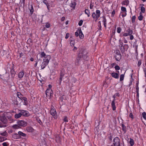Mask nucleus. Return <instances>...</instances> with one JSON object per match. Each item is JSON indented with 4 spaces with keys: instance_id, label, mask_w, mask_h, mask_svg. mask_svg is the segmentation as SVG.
<instances>
[{
    "instance_id": "f257e3e1",
    "label": "nucleus",
    "mask_w": 146,
    "mask_h": 146,
    "mask_svg": "<svg viewBox=\"0 0 146 146\" xmlns=\"http://www.w3.org/2000/svg\"><path fill=\"white\" fill-rule=\"evenodd\" d=\"M87 52L85 50H81L78 54L75 61L76 65H78L84 62V60L87 57Z\"/></svg>"
},
{
    "instance_id": "f03ea898",
    "label": "nucleus",
    "mask_w": 146,
    "mask_h": 146,
    "mask_svg": "<svg viewBox=\"0 0 146 146\" xmlns=\"http://www.w3.org/2000/svg\"><path fill=\"white\" fill-rule=\"evenodd\" d=\"M67 74L65 73L64 70L63 69H61L60 73L59 78V84L60 85H61L62 80L63 79L64 80H66L65 79H67Z\"/></svg>"
},
{
    "instance_id": "7ed1b4c3",
    "label": "nucleus",
    "mask_w": 146,
    "mask_h": 146,
    "mask_svg": "<svg viewBox=\"0 0 146 146\" xmlns=\"http://www.w3.org/2000/svg\"><path fill=\"white\" fill-rule=\"evenodd\" d=\"M40 56L41 58L44 57V58L43 59V61H44L48 64L51 59L50 55H46L44 52H42L40 54Z\"/></svg>"
},
{
    "instance_id": "20e7f679",
    "label": "nucleus",
    "mask_w": 146,
    "mask_h": 146,
    "mask_svg": "<svg viewBox=\"0 0 146 146\" xmlns=\"http://www.w3.org/2000/svg\"><path fill=\"white\" fill-rule=\"evenodd\" d=\"M50 113L55 119H56L57 118V113L54 107L52 106V107L50 111Z\"/></svg>"
},
{
    "instance_id": "39448f33",
    "label": "nucleus",
    "mask_w": 146,
    "mask_h": 146,
    "mask_svg": "<svg viewBox=\"0 0 146 146\" xmlns=\"http://www.w3.org/2000/svg\"><path fill=\"white\" fill-rule=\"evenodd\" d=\"M120 140L118 137H115L113 140V146H120Z\"/></svg>"
},
{
    "instance_id": "423d86ee",
    "label": "nucleus",
    "mask_w": 146,
    "mask_h": 146,
    "mask_svg": "<svg viewBox=\"0 0 146 146\" xmlns=\"http://www.w3.org/2000/svg\"><path fill=\"white\" fill-rule=\"evenodd\" d=\"M46 97L48 99H50L52 96L53 91L52 90L47 89L45 92Z\"/></svg>"
},
{
    "instance_id": "0eeeda50",
    "label": "nucleus",
    "mask_w": 146,
    "mask_h": 146,
    "mask_svg": "<svg viewBox=\"0 0 146 146\" xmlns=\"http://www.w3.org/2000/svg\"><path fill=\"white\" fill-rule=\"evenodd\" d=\"M19 111L21 112L22 115H23L24 116L28 117L30 115L29 112L27 111L24 110H19Z\"/></svg>"
},
{
    "instance_id": "6e6552de",
    "label": "nucleus",
    "mask_w": 146,
    "mask_h": 146,
    "mask_svg": "<svg viewBox=\"0 0 146 146\" xmlns=\"http://www.w3.org/2000/svg\"><path fill=\"white\" fill-rule=\"evenodd\" d=\"M17 123L21 127H25L27 125V123L23 120L19 121Z\"/></svg>"
},
{
    "instance_id": "1a4fd4ad",
    "label": "nucleus",
    "mask_w": 146,
    "mask_h": 146,
    "mask_svg": "<svg viewBox=\"0 0 146 146\" xmlns=\"http://www.w3.org/2000/svg\"><path fill=\"white\" fill-rule=\"evenodd\" d=\"M112 76L115 79H118L119 77V74L117 73L114 72H113L111 73H110Z\"/></svg>"
},
{
    "instance_id": "9d476101",
    "label": "nucleus",
    "mask_w": 146,
    "mask_h": 146,
    "mask_svg": "<svg viewBox=\"0 0 146 146\" xmlns=\"http://www.w3.org/2000/svg\"><path fill=\"white\" fill-rule=\"evenodd\" d=\"M0 120L1 121L7 123V120L5 116L0 117Z\"/></svg>"
},
{
    "instance_id": "9b49d317",
    "label": "nucleus",
    "mask_w": 146,
    "mask_h": 146,
    "mask_svg": "<svg viewBox=\"0 0 146 146\" xmlns=\"http://www.w3.org/2000/svg\"><path fill=\"white\" fill-rule=\"evenodd\" d=\"M48 63H47L46 62L43 61L42 64L41 65V67L42 69H44L48 64Z\"/></svg>"
},
{
    "instance_id": "f8f14e48",
    "label": "nucleus",
    "mask_w": 146,
    "mask_h": 146,
    "mask_svg": "<svg viewBox=\"0 0 146 146\" xmlns=\"http://www.w3.org/2000/svg\"><path fill=\"white\" fill-rule=\"evenodd\" d=\"M12 137L14 139H19L20 138V136H19L18 133H13L12 135Z\"/></svg>"
},
{
    "instance_id": "ddd939ff",
    "label": "nucleus",
    "mask_w": 146,
    "mask_h": 146,
    "mask_svg": "<svg viewBox=\"0 0 146 146\" xmlns=\"http://www.w3.org/2000/svg\"><path fill=\"white\" fill-rule=\"evenodd\" d=\"M7 126V123L1 121L0 122V127H5Z\"/></svg>"
},
{
    "instance_id": "4468645a",
    "label": "nucleus",
    "mask_w": 146,
    "mask_h": 146,
    "mask_svg": "<svg viewBox=\"0 0 146 146\" xmlns=\"http://www.w3.org/2000/svg\"><path fill=\"white\" fill-rule=\"evenodd\" d=\"M96 16L98 19L100 15V11L99 10H96Z\"/></svg>"
},
{
    "instance_id": "2eb2a0df",
    "label": "nucleus",
    "mask_w": 146,
    "mask_h": 146,
    "mask_svg": "<svg viewBox=\"0 0 146 146\" xmlns=\"http://www.w3.org/2000/svg\"><path fill=\"white\" fill-rule=\"evenodd\" d=\"M115 100V99H114L112 101L111 104V106L113 110H115L116 109V107L115 105V103L114 102Z\"/></svg>"
},
{
    "instance_id": "dca6fc26",
    "label": "nucleus",
    "mask_w": 146,
    "mask_h": 146,
    "mask_svg": "<svg viewBox=\"0 0 146 146\" xmlns=\"http://www.w3.org/2000/svg\"><path fill=\"white\" fill-rule=\"evenodd\" d=\"M0 135L5 137H7L8 135V134L6 131H5L3 132H0Z\"/></svg>"
},
{
    "instance_id": "f3484780",
    "label": "nucleus",
    "mask_w": 146,
    "mask_h": 146,
    "mask_svg": "<svg viewBox=\"0 0 146 146\" xmlns=\"http://www.w3.org/2000/svg\"><path fill=\"white\" fill-rule=\"evenodd\" d=\"M115 57L117 61H119L121 58V54H118L116 55Z\"/></svg>"
},
{
    "instance_id": "a211bd4d",
    "label": "nucleus",
    "mask_w": 146,
    "mask_h": 146,
    "mask_svg": "<svg viewBox=\"0 0 146 146\" xmlns=\"http://www.w3.org/2000/svg\"><path fill=\"white\" fill-rule=\"evenodd\" d=\"M24 74V72L23 71L19 72L18 75L19 78L20 79H21V78L23 77Z\"/></svg>"
},
{
    "instance_id": "6ab92c4d",
    "label": "nucleus",
    "mask_w": 146,
    "mask_h": 146,
    "mask_svg": "<svg viewBox=\"0 0 146 146\" xmlns=\"http://www.w3.org/2000/svg\"><path fill=\"white\" fill-rule=\"evenodd\" d=\"M19 135L20 136V138L21 136L23 137H25L26 136V134L23 133L21 131H19L18 132Z\"/></svg>"
},
{
    "instance_id": "aec40b11",
    "label": "nucleus",
    "mask_w": 146,
    "mask_h": 146,
    "mask_svg": "<svg viewBox=\"0 0 146 146\" xmlns=\"http://www.w3.org/2000/svg\"><path fill=\"white\" fill-rule=\"evenodd\" d=\"M122 5L127 6L129 4V1L128 0H125L123 1L122 2Z\"/></svg>"
},
{
    "instance_id": "412c9836",
    "label": "nucleus",
    "mask_w": 146,
    "mask_h": 146,
    "mask_svg": "<svg viewBox=\"0 0 146 146\" xmlns=\"http://www.w3.org/2000/svg\"><path fill=\"white\" fill-rule=\"evenodd\" d=\"M78 31L79 33V37L80 39H82L83 38L84 35L81 30H78Z\"/></svg>"
},
{
    "instance_id": "4be33fe9",
    "label": "nucleus",
    "mask_w": 146,
    "mask_h": 146,
    "mask_svg": "<svg viewBox=\"0 0 146 146\" xmlns=\"http://www.w3.org/2000/svg\"><path fill=\"white\" fill-rule=\"evenodd\" d=\"M29 9L30 11V15H31L34 12L33 7L32 5H31V7L29 8Z\"/></svg>"
},
{
    "instance_id": "5701e85b",
    "label": "nucleus",
    "mask_w": 146,
    "mask_h": 146,
    "mask_svg": "<svg viewBox=\"0 0 146 146\" xmlns=\"http://www.w3.org/2000/svg\"><path fill=\"white\" fill-rule=\"evenodd\" d=\"M17 95L19 99H21V100H22V99L24 97H23V96L21 94V93L20 92H18L17 94Z\"/></svg>"
},
{
    "instance_id": "b1692460",
    "label": "nucleus",
    "mask_w": 146,
    "mask_h": 146,
    "mask_svg": "<svg viewBox=\"0 0 146 146\" xmlns=\"http://www.w3.org/2000/svg\"><path fill=\"white\" fill-rule=\"evenodd\" d=\"M26 130L28 132H31L33 131V129L31 127H28L26 128Z\"/></svg>"
},
{
    "instance_id": "393cba45",
    "label": "nucleus",
    "mask_w": 146,
    "mask_h": 146,
    "mask_svg": "<svg viewBox=\"0 0 146 146\" xmlns=\"http://www.w3.org/2000/svg\"><path fill=\"white\" fill-rule=\"evenodd\" d=\"M22 100H24V105H27L28 103L27 98L25 97H24L23 98Z\"/></svg>"
},
{
    "instance_id": "a878e982",
    "label": "nucleus",
    "mask_w": 146,
    "mask_h": 146,
    "mask_svg": "<svg viewBox=\"0 0 146 146\" xmlns=\"http://www.w3.org/2000/svg\"><path fill=\"white\" fill-rule=\"evenodd\" d=\"M92 16L94 19L95 20V21H96L98 19L96 17V13L93 12L92 14Z\"/></svg>"
},
{
    "instance_id": "bb28decb",
    "label": "nucleus",
    "mask_w": 146,
    "mask_h": 146,
    "mask_svg": "<svg viewBox=\"0 0 146 146\" xmlns=\"http://www.w3.org/2000/svg\"><path fill=\"white\" fill-rule=\"evenodd\" d=\"M126 32L129 35H131L133 33V31L131 29L129 28L126 31Z\"/></svg>"
},
{
    "instance_id": "cd10ccee",
    "label": "nucleus",
    "mask_w": 146,
    "mask_h": 146,
    "mask_svg": "<svg viewBox=\"0 0 146 146\" xmlns=\"http://www.w3.org/2000/svg\"><path fill=\"white\" fill-rule=\"evenodd\" d=\"M22 116V114L21 113H19L17 114H15V117L16 119H18L20 117Z\"/></svg>"
},
{
    "instance_id": "c85d7f7f",
    "label": "nucleus",
    "mask_w": 146,
    "mask_h": 146,
    "mask_svg": "<svg viewBox=\"0 0 146 146\" xmlns=\"http://www.w3.org/2000/svg\"><path fill=\"white\" fill-rule=\"evenodd\" d=\"M85 13L88 15V17H90V12L89 10L86 9L85 10Z\"/></svg>"
},
{
    "instance_id": "c756f323",
    "label": "nucleus",
    "mask_w": 146,
    "mask_h": 146,
    "mask_svg": "<svg viewBox=\"0 0 146 146\" xmlns=\"http://www.w3.org/2000/svg\"><path fill=\"white\" fill-rule=\"evenodd\" d=\"M13 128L14 129H18L20 128V126L18 125H14L12 126Z\"/></svg>"
},
{
    "instance_id": "7c9ffc66",
    "label": "nucleus",
    "mask_w": 146,
    "mask_h": 146,
    "mask_svg": "<svg viewBox=\"0 0 146 146\" xmlns=\"http://www.w3.org/2000/svg\"><path fill=\"white\" fill-rule=\"evenodd\" d=\"M122 130L124 131V133L126 132V127L123 124H122Z\"/></svg>"
},
{
    "instance_id": "2f4dec72",
    "label": "nucleus",
    "mask_w": 146,
    "mask_h": 146,
    "mask_svg": "<svg viewBox=\"0 0 146 146\" xmlns=\"http://www.w3.org/2000/svg\"><path fill=\"white\" fill-rule=\"evenodd\" d=\"M7 139L5 137L0 136V142H2L7 140Z\"/></svg>"
},
{
    "instance_id": "473e14b6",
    "label": "nucleus",
    "mask_w": 146,
    "mask_h": 146,
    "mask_svg": "<svg viewBox=\"0 0 146 146\" xmlns=\"http://www.w3.org/2000/svg\"><path fill=\"white\" fill-rule=\"evenodd\" d=\"M43 3L45 4L47 6V8L48 9L49 8V5H48V3L47 1L46 0H44L43 1Z\"/></svg>"
},
{
    "instance_id": "72a5a7b5",
    "label": "nucleus",
    "mask_w": 146,
    "mask_h": 146,
    "mask_svg": "<svg viewBox=\"0 0 146 146\" xmlns=\"http://www.w3.org/2000/svg\"><path fill=\"white\" fill-rule=\"evenodd\" d=\"M129 143L130 144L131 146H133L134 144L133 140V139L130 138Z\"/></svg>"
},
{
    "instance_id": "f704fd0d",
    "label": "nucleus",
    "mask_w": 146,
    "mask_h": 146,
    "mask_svg": "<svg viewBox=\"0 0 146 146\" xmlns=\"http://www.w3.org/2000/svg\"><path fill=\"white\" fill-rule=\"evenodd\" d=\"M124 74H121L120 77V81H123L124 79Z\"/></svg>"
},
{
    "instance_id": "c9c22d12",
    "label": "nucleus",
    "mask_w": 146,
    "mask_h": 146,
    "mask_svg": "<svg viewBox=\"0 0 146 146\" xmlns=\"http://www.w3.org/2000/svg\"><path fill=\"white\" fill-rule=\"evenodd\" d=\"M140 15L139 17H138V19L140 21H141L143 20V17L142 15V13H140Z\"/></svg>"
},
{
    "instance_id": "e433bc0d",
    "label": "nucleus",
    "mask_w": 146,
    "mask_h": 146,
    "mask_svg": "<svg viewBox=\"0 0 146 146\" xmlns=\"http://www.w3.org/2000/svg\"><path fill=\"white\" fill-rule=\"evenodd\" d=\"M123 46L125 50L126 51L127 50L129 47L128 45L127 44H125Z\"/></svg>"
},
{
    "instance_id": "4c0bfd02",
    "label": "nucleus",
    "mask_w": 146,
    "mask_h": 146,
    "mask_svg": "<svg viewBox=\"0 0 146 146\" xmlns=\"http://www.w3.org/2000/svg\"><path fill=\"white\" fill-rule=\"evenodd\" d=\"M142 115L143 118L146 120V113L145 112H143L142 113Z\"/></svg>"
},
{
    "instance_id": "58836bf2",
    "label": "nucleus",
    "mask_w": 146,
    "mask_h": 146,
    "mask_svg": "<svg viewBox=\"0 0 146 146\" xmlns=\"http://www.w3.org/2000/svg\"><path fill=\"white\" fill-rule=\"evenodd\" d=\"M120 49L122 53H123L125 50L123 46H121Z\"/></svg>"
},
{
    "instance_id": "ea45409f",
    "label": "nucleus",
    "mask_w": 146,
    "mask_h": 146,
    "mask_svg": "<svg viewBox=\"0 0 146 146\" xmlns=\"http://www.w3.org/2000/svg\"><path fill=\"white\" fill-rule=\"evenodd\" d=\"M99 122L98 121H97V123L96 122L95 124V126L96 127L98 128L99 127Z\"/></svg>"
},
{
    "instance_id": "a19ab883",
    "label": "nucleus",
    "mask_w": 146,
    "mask_h": 146,
    "mask_svg": "<svg viewBox=\"0 0 146 146\" xmlns=\"http://www.w3.org/2000/svg\"><path fill=\"white\" fill-rule=\"evenodd\" d=\"M136 19V17L135 16H133L132 17V18L131 22L132 23H134L135 22V19Z\"/></svg>"
},
{
    "instance_id": "79ce46f5",
    "label": "nucleus",
    "mask_w": 146,
    "mask_h": 146,
    "mask_svg": "<svg viewBox=\"0 0 146 146\" xmlns=\"http://www.w3.org/2000/svg\"><path fill=\"white\" fill-rule=\"evenodd\" d=\"M141 11L143 13H144L145 11V8L143 7H141Z\"/></svg>"
},
{
    "instance_id": "37998d69",
    "label": "nucleus",
    "mask_w": 146,
    "mask_h": 146,
    "mask_svg": "<svg viewBox=\"0 0 146 146\" xmlns=\"http://www.w3.org/2000/svg\"><path fill=\"white\" fill-rule=\"evenodd\" d=\"M76 5L75 3H71L70 5V6L71 7H72L74 9Z\"/></svg>"
},
{
    "instance_id": "c03bdc74",
    "label": "nucleus",
    "mask_w": 146,
    "mask_h": 146,
    "mask_svg": "<svg viewBox=\"0 0 146 146\" xmlns=\"http://www.w3.org/2000/svg\"><path fill=\"white\" fill-rule=\"evenodd\" d=\"M139 88L138 87V84L137 83L136 84V92H139Z\"/></svg>"
},
{
    "instance_id": "a18cd8bd",
    "label": "nucleus",
    "mask_w": 146,
    "mask_h": 146,
    "mask_svg": "<svg viewBox=\"0 0 146 146\" xmlns=\"http://www.w3.org/2000/svg\"><path fill=\"white\" fill-rule=\"evenodd\" d=\"M50 25L48 23H46L45 27L46 28H49L50 27Z\"/></svg>"
},
{
    "instance_id": "49530a36",
    "label": "nucleus",
    "mask_w": 146,
    "mask_h": 146,
    "mask_svg": "<svg viewBox=\"0 0 146 146\" xmlns=\"http://www.w3.org/2000/svg\"><path fill=\"white\" fill-rule=\"evenodd\" d=\"M121 28L120 27H117V33H120L121 31Z\"/></svg>"
},
{
    "instance_id": "de8ad7c7",
    "label": "nucleus",
    "mask_w": 146,
    "mask_h": 146,
    "mask_svg": "<svg viewBox=\"0 0 146 146\" xmlns=\"http://www.w3.org/2000/svg\"><path fill=\"white\" fill-rule=\"evenodd\" d=\"M121 10L123 12H126V9L125 7H121Z\"/></svg>"
},
{
    "instance_id": "09e8293b",
    "label": "nucleus",
    "mask_w": 146,
    "mask_h": 146,
    "mask_svg": "<svg viewBox=\"0 0 146 146\" xmlns=\"http://www.w3.org/2000/svg\"><path fill=\"white\" fill-rule=\"evenodd\" d=\"M19 56L20 58H24L25 57V55L23 53H20Z\"/></svg>"
},
{
    "instance_id": "8fccbe9b",
    "label": "nucleus",
    "mask_w": 146,
    "mask_h": 146,
    "mask_svg": "<svg viewBox=\"0 0 146 146\" xmlns=\"http://www.w3.org/2000/svg\"><path fill=\"white\" fill-rule=\"evenodd\" d=\"M9 145L8 142H4L2 143V145L3 146H7Z\"/></svg>"
},
{
    "instance_id": "3c124183",
    "label": "nucleus",
    "mask_w": 146,
    "mask_h": 146,
    "mask_svg": "<svg viewBox=\"0 0 146 146\" xmlns=\"http://www.w3.org/2000/svg\"><path fill=\"white\" fill-rule=\"evenodd\" d=\"M63 120L64 122H68V120L66 116H64V117Z\"/></svg>"
},
{
    "instance_id": "603ef678",
    "label": "nucleus",
    "mask_w": 146,
    "mask_h": 146,
    "mask_svg": "<svg viewBox=\"0 0 146 146\" xmlns=\"http://www.w3.org/2000/svg\"><path fill=\"white\" fill-rule=\"evenodd\" d=\"M83 21L82 20H81L79 21V22L78 23V25L80 26H81L82 25V23H83Z\"/></svg>"
},
{
    "instance_id": "864d4df0",
    "label": "nucleus",
    "mask_w": 146,
    "mask_h": 146,
    "mask_svg": "<svg viewBox=\"0 0 146 146\" xmlns=\"http://www.w3.org/2000/svg\"><path fill=\"white\" fill-rule=\"evenodd\" d=\"M115 68L117 70H119L120 69V67L118 65L116 66L115 67Z\"/></svg>"
},
{
    "instance_id": "5fc2aeb1",
    "label": "nucleus",
    "mask_w": 146,
    "mask_h": 146,
    "mask_svg": "<svg viewBox=\"0 0 146 146\" xmlns=\"http://www.w3.org/2000/svg\"><path fill=\"white\" fill-rule=\"evenodd\" d=\"M75 42L74 41H71L70 42V45L71 46H73L74 45Z\"/></svg>"
},
{
    "instance_id": "6e6d98bb",
    "label": "nucleus",
    "mask_w": 146,
    "mask_h": 146,
    "mask_svg": "<svg viewBox=\"0 0 146 146\" xmlns=\"http://www.w3.org/2000/svg\"><path fill=\"white\" fill-rule=\"evenodd\" d=\"M129 117L131 118L132 119H133L134 118L133 115L132 113H130L129 115Z\"/></svg>"
},
{
    "instance_id": "4d7b16f0",
    "label": "nucleus",
    "mask_w": 146,
    "mask_h": 146,
    "mask_svg": "<svg viewBox=\"0 0 146 146\" xmlns=\"http://www.w3.org/2000/svg\"><path fill=\"white\" fill-rule=\"evenodd\" d=\"M75 35L76 36H78L79 35V33L78 31H77L75 33Z\"/></svg>"
},
{
    "instance_id": "13d9d810",
    "label": "nucleus",
    "mask_w": 146,
    "mask_h": 146,
    "mask_svg": "<svg viewBox=\"0 0 146 146\" xmlns=\"http://www.w3.org/2000/svg\"><path fill=\"white\" fill-rule=\"evenodd\" d=\"M141 64V60H140L138 61V63L137 64V66H140Z\"/></svg>"
},
{
    "instance_id": "bf43d9fd",
    "label": "nucleus",
    "mask_w": 146,
    "mask_h": 146,
    "mask_svg": "<svg viewBox=\"0 0 146 146\" xmlns=\"http://www.w3.org/2000/svg\"><path fill=\"white\" fill-rule=\"evenodd\" d=\"M69 33H67L66 35L65 38L66 39H67L69 37Z\"/></svg>"
},
{
    "instance_id": "052dcab7",
    "label": "nucleus",
    "mask_w": 146,
    "mask_h": 146,
    "mask_svg": "<svg viewBox=\"0 0 146 146\" xmlns=\"http://www.w3.org/2000/svg\"><path fill=\"white\" fill-rule=\"evenodd\" d=\"M48 88L47 89L48 90H52L51 88L52 87V85L50 84H49L48 86Z\"/></svg>"
},
{
    "instance_id": "680f3d73",
    "label": "nucleus",
    "mask_w": 146,
    "mask_h": 146,
    "mask_svg": "<svg viewBox=\"0 0 146 146\" xmlns=\"http://www.w3.org/2000/svg\"><path fill=\"white\" fill-rule=\"evenodd\" d=\"M93 6L94 5L92 4V3H91L90 5V9H93Z\"/></svg>"
},
{
    "instance_id": "e2e57ef3",
    "label": "nucleus",
    "mask_w": 146,
    "mask_h": 146,
    "mask_svg": "<svg viewBox=\"0 0 146 146\" xmlns=\"http://www.w3.org/2000/svg\"><path fill=\"white\" fill-rule=\"evenodd\" d=\"M127 14L126 12H125L124 14L122 13L121 15L123 17H124Z\"/></svg>"
},
{
    "instance_id": "0e129e2a",
    "label": "nucleus",
    "mask_w": 146,
    "mask_h": 146,
    "mask_svg": "<svg viewBox=\"0 0 146 146\" xmlns=\"http://www.w3.org/2000/svg\"><path fill=\"white\" fill-rule=\"evenodd\" d=\"M103 22H106V19L104 17H103Z\"/></svg>"
},
{
    "instance_id": "69168bd1",
    "label": "nucleus",
    "mask_w": 146,
    "mask_h": 146,
    "mask_svg": "<svg viewBox=\"0 0 146 146\" xmlns=\"http://www.w3.org/2000/svg\"><path fill=\"white\" fill-rule=\"evenodd\" d=\"M130 36V39L131 40H133L134 38V37H133V36L132 35H131Z\"/></svg>"
},
{
    "instance_id": "338daca9",
    "label": "nucleus",
    "mask_w": 146,
    "mask_h": 146,
    "mask_svg": "<svg viewBox=\"0 0 146 146\" xmlns=\"http://www.w3.org/2000/svg\"><path fill=\"white\" fill-rule=\"evenodd\" d=\"M129 35L127 33H125L123 34V36H127Z\"/></svg>"
},
{
    "instance_id": "774afa93",
    "label": "nucleus",
    "mask_w": 146,
    "mask_h": 146,
    "mask_svg": "<svg viewBox=\"0 0 146 146\" xmlns=\"http://www.w3.org/2000/svg\"><path fill=\"white\" fill-rule=\"evenodd\" d=\"M14 72H15L14 70H12L11 71V74H12V76H13H13H14V75H15Z\"/></svg>"
}]
</instances>
